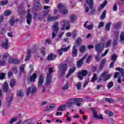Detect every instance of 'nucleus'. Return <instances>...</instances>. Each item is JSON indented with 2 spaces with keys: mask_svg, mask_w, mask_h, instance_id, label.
<instances>
[{
  "mask_svg": "<svg viewBox=\"0 0 124 124\" xmlns=\"http://www.w3.org/2000/svg\"><path fill=\"white\" fill-rule=\"evenodd\" d=\"M43 83H44V78H43V76L41 75L39 78L38 87H41L43 85Z\"/></svg>",
  "mask_w": 124,
  "mask_h": 124,
  "instance_id": "dca6fc26",
  "label": "nucleus"
},
{
  "mask_svg": "<svg viewBox=\"0 0 124 124\" xmlns=\"http://www.w3.org/2000/svg\"><path fill=\"white\" fill-rule=\"evenodd\" d=\"M77 49H76V46H74L73 48V50H72V56L73 57H76V56H77Z\"/></svg>",
  "mask_w": 124,
  "mask_h": 124,
  "instance_id": "cd10ccee",
  "label": "nucleus"
},
{
  "mask_svg": "<svg viewBox=\"0 0 124 124\" xmlns=\"http://www.w3.org/2000/svg\"><path fill=\"white\" fill-rule=\"evenodd\" d=\"M67 69V64H64L62 65H60L59 66V71L58 73H61L62 76H63L66 72V70Z\"/></svg>",
  "mask_w": 124,
  "mask_h": 124,
  "instance_id": "20e7f679",
  "label": "nucleus"
},
{
  "mask_svg": "<svg viewBox=\"0 0 124 124\" xmlns=\"http://www.w3.org/2000/svg\"><path fill=\"white\" fill-rule=\"evenodd\" d=\"M58 7L59 8V11H60L62 14H67V13H68V10L64 9V7H65L64 5L61 3L59 4Z\"/></svg>",
  "mask_w": 124,
  "mask_h": 124,
  "instance_id": "1a4fd4ad",
  "label": "nucleus"
},
{
  "mask_svg": "<svg viewBox=\"0 0 124 124\" xmlns=\"http://www.w3.org/2000/svg\"><path fill=\"white\" fill-rule=\"evenodd\" d=\"M106 15V11H104L102 15H101L100 20H104V18H105V16Z\"/></svg>",
  "mask_w": 124,
  "mask_h": 124,
  "instance_id": "a18cd8bd",
  "label": "nucleus"
},
{
  "mask_svg": "<svg viewBox=\"0 0 124 124\" xmlns=\"http://www.w3.org/2000/svg\"><path fill=\"white\" fill-rule=\"evenodd\" d=\"M62 49L61 48L60 50H58L57 51L58 54H59V55H60V56H62Z\"/></svg>",
  "mask_w": 124,
  "mask_h": 124,
  "instance_id": "69168bd1",
  "label": "nucleus"
},
{
  "mask_svg": "<svg viewBox=\"0 0 124 124\" xmlns=\"http://www.w3.org/2000/svg\"><path fill=\"white\" fill-rule=\"evenodd\" d=\"M76 19V16L75 15H71L70 16V20L71 23H73L74 22V20Z\"/></svg>",
  "mask_w": 124,
  "mask_h": 124,
  "instance_id": "72a5a7b5",
  "label": "nucleus"
},
{
  "mask_svg": "<svg viewBox=\"0 0 124 124\" xmlns=\"http://www.w3.org/2000/svg\"><path fill=\"white\" fill-rule=\"evenodd\" d=\"M15 84H16V80L15 79H12L10 83V86L11 88H13L15 86Z\"/></svg>",
  "mask_w": 124,
  "mask_h": 124,
  "instance_id": "58836bf2",
  "label": "nucleus"
},
{
  "mask_svg": "<svg viewBox=\"0 0 124 124\" xmlns=\"http://www.w3.org/2000/svg\"><path fill=\"white\" fill-rule=\"evenodd\" d=\"M4 76H5L4 74H3L2 73H0V79L1 80H2V79H3V78H4Z\"/></svg>",
  "mask_w": 124,
  "mask_h": 124,
  "instance_id": "774afa93",
  "label": "nucleus"
},
{
  "mask_svg": "<svg viewBox=\"0 0 124 124\" xmlns=\"http://www.w3.org/2000/svg\"><path fill=\"white\" fill-rule=\"evenodd\" d=\"M85 58H87L86 62L87 63H89L90 62H91V60H92V56H89V54H88V56H87V57H86Z\"/></svg>",
  "mask_w": 124,
  "mask_h": 124,
  "instance_id": "8fccbe9b",
  "label": "nucleus"
},
{
  "mask_svg": "<svg viewBox=\"0 0 124 124\" xmlns=\"http://www.w3.org/2000/svg\"><path fill=\"white\" fill-rule=\"evenodd\" d=\"M92 111L93 112V116L95 119H98V120H103V115L101 114H97V111L95 110L94 108H92Z\"/></svg>",
  "mask_w": 124,
  "mask_h": 124,
  "instance_id": "9d476101",
  "label": "nucleus"
},
{
  "mask_svg": "<svg viewBox=\"0 0 124 124\" xmlns=\"http://www.w3.org/2000/svg\"><path fill=\"white\" fill-rule=\"evenodd\" d=\"M55 108L56 104H50L49 106H47L45 108L44 110L45 111H49V110H51V109H53Z\"/></svg>",
  "mask_w": 124,
  "mask_h": 124,
  "instance_id": "4be33fe9",
  "label": "nucleus"
},
{
  "mask_svg": "<svg viewBox=\"0 0 124 124\" xmlns=\"http://www.w3.org/2000/svg\"><path fill=\"white\" fill-rule=\"evenodd\" d=\"M113 86H114V82H113V81H111L108 84V88L109 89V90H110V89H111Z\"/></svg>",
  "mask_w": 124,
  "mask_h": 124,
  "instance_id": "09e8293b",
  "label": "nucleus"
},
{
  "mask_svg": "<svg viewBox=\"0 0 124 124\" xmlns=\"http://www.w3.org/2000/svg\"><path fill=\"white\" fill-rule=\"evenodd\" d=\"M3 90L6 93L8 91V84H7V82L6 81L5 82L3 85Z\"/></svg>",
  "mask_w": 124,
  "mask_h": 124,
  "instance_id": "2f4dec72",
  "label": "nucleus"
},
{
  "mask_svg": "<svg viewBox=\"0 0 124 124\" xmlns=\"http://www.w3.org/2000/svg\"><path fill=\"white\" fill-rule=\"evenodd\" d=\"M88 74V71L86 70H81L78 72V77L79 80L83 79L84 77Z\"/></svg>",
  "mask_w": 124,
  "mask_h": 124,
  "instance_id": "9b49d317",
  "label": "nucleus"
},
{
  "mask_svg": "<svg viewBox=\"0 0 124 124\" xmlns=\"http://www.w3.org/2000/svg\"><path fill=\"white\" fill-rule=\"evenodd\" d=\"M106 63V60L103 59V60H102L99 66V69H102V68L105 65Z\"/></svg>",
  "mask_w": 124,
  "mask_h": 124,
  "instance_id": "b1692460",
  "label": "nucleus"
},
{
  "mask_svg": "<svg viewBox=\"0 0 124 124\" xmlns=\"http://www.w3.org/2000/svg\"><path fill=\"white\" fill-rule=\"evenodd\" d=\"M108 1L107 0H105L104 2L100 5L98 8V11H100L102 8H104V6L107 4Z\"/></svg>",
  "mask_w": 124,
  "mask_h": 124,
  "instance_id": "c85d7f7f",
  "label": "nucleus"
},
{
  "mask_svg": "<svg viewBox=\"0 0 124 124\" xmlns=\"http://www.w3.org/2000/svg\"><path fill=\"white\" fill-rule=\"evenodd\" d=\"M69 89V83L68 82H66L62 87V90L64 91H67Z\"/></svg>",
  "mask_w": 124,
  "mask_h": 124,
  "instance_id": "473e14b6",
  "label": "nucleus"
},
{
  "mask_svg": "<svg viewBox=\"0 0 124 124\" xmlns=\"http://www.w3.org/2000/svg\"><path fill=\"white\" fill-rule=\"evenodd\" d=\"M86 3L87 5H89L90 7L91 11H93V0H86Z\"/></svg>",
  "mask_w": 124,
  "mask_h": 124,
  "instance_id": "f3484780",
  "label": "nucleus"
},
{
  "mask_svg": "<svg viewBox=\"0 0 124 124\" xmlns=\"http://www.w3.org/2000/svg\"><path fill=\"white\" fill-rule=\"evenodd\" d=\"M20 62V61L18 59H14L13 63H14L15 64H18Z\"/></svg>",
  "mask_w": 124,
  "mask_h": 124,
  "instance_id": "052dcab7",
  "label": "nucleus"
},
{
  "mask_svg": "<svg viewBox=\"0 0 124 124\" xmlns=\"http://www.w3.org/2000/svg\"><path fill=\"white\" fill-rule=\"evenodd\" d=\"M26 18L27 24L31 25V21H32V18H31V15L30 14V10H28V14Z\"/></svg>",
  "mask_w": 124,
  "mask_h": 124,
  "instance_id": "4468645a",
  "label": "nucleus"
},
{
  "mask_svg": "<svg viewBox=\"0 0 124 124\" xmlns=\"http://www.w3.org/2000/svg\"><path fill=\"white\" fill-rule=\"evenodd\" d=\"M24 94H25V93H24V91L21 90H19L17 91L16 93L17 96H20V97H23Z\"/></svg>",
  "mask_w": 124,
  "mask_h": 124,
  "instance_id": "bb28decb",
  "label": "nucleus"
},
{
  "mask_svg": "<svg viewBox=\"0 0 124 124\" xmlns=\"http://www.w3.org/2000/svg\"><path fill=\"white\" fill-rule=\"evenodd\" d=\"M7 99L8 100V105H9V104H10V103H11V102L12 101V100L13 99V95L12 94L10 95V97H8L7 98Z\"/></svg>",
  "mask_w": 124,
  "mask_h": 124,
  "instance_id": "ea45409f",
  "label": "nucleus"
},
{
  "mask_svg": "<svg viewBox=\"0 0 124 124\" xmlns=\"http://www.w3.org/2000/svg\"><path fill=\"white\" fill-rule=\"evenodd\" d=\"M105 113L108 115L109 117H113L114 116V112L109 110H106L105 111Z\"/></svg>",
  "mask_w": 124,
  "mask_h": 124,
  "instance_id": "f704fd0d",
  "label": "nucleus"
},
{
  "mask_svg": "<svg viewBox=\"0 0 124 124\" xmlns=\"http://www.w3.org/2000/svg\"><path fill=\"white\" fill-rule=\"evenodd\" d=\"M79 50L81 53H84L86 51V46H81Z\"/></svg>",
  "mask_w": 124,
  "mask_h": 124,
  "instance_id": "37998d69",
  "label": "nucleus"
},
{
  "mask_svg": "<svg viewBox=\"0 0 124 124\" xmlns=\"http://www.w3.org/2000/svg\"><path fill=\"white\" fill-rule=\"evenodd\" d=\"M59 18H60V16H57L55 17L50 16H49L47 18V21H50V22L52 21H55L57 19H59Z\"/></svg>",
  "mask_w": 124,
  "mask_h": 124,
  "instance_id": "5701e85b",
  "label": "nucleus"
},
{
  "mask_svg": "<svg viewBox=\"0 0 124 124\" xmlns=\"http://www.w3.org/2000/svg\"><path fill=\"white\" fill-rule=\"evenodd\" d=\"M116 70H117V71H120V72H121V73L122 76H123V77L124 78V69H122L120 67H117L116 68Z\"/></svg>",
  "mask_w": 124,
  "mask_h": 124,
  "instance_id": "4c0bfd02",
  "label": "nucleus"
},
{
  "mask_svg": "<svg viewBox=\"0 0 124 124\" xmlns=\"http://www.w3.org/2000/svg\"><path fill=\"white\" fill-rule=\"evenodd\" d=\"M1 47H3L5 49H8L9 47V44H8V39H5V41L4 43L1 45Z\"/></svg>",
  "mask_w": 124,
  "mask_h": 124,
  "instance_id": "412c9836",
  "label": "nucleus"
},
{
  "mask_svg": "<svg viewBox=\"0 0 124 124\" xmlns=\"http://www.w3.org/2000/svg\"><path fill=\"white\" fill-rule=\"evenodd\" d=\"M120 43H121V44H124V32H122L120 34Z\"/></svg>",
  "mask_w": 124,
  "mask_h": 124,
  "instance_id": "c756f323",
  "label": "nucleus"
},
{
  "mask_svg": "<svg viewBox=\"0 0 124 124\" xmlns=\"http://www.w3.org/2000/svg\"><path fill=\"white\" fill-rule=\"evenodd\" d=\"M17 117H14L9 122V124H12L14 123V122H16L17 121Z\"/></svg>",
  "mask_w": 124,
  "mask_h": 124,
  "instance_id": "79ce46f5",
  "label": "nucleus"
},
{
  "mask_svg": "<svg viewBox=\"0 0 124 124\" xmlns=\"http://www.w3.org/2000/svg\"><path fill=\"white\" fill-rule=\"evenodd\" d=\"M2 57L3 60H0V65L1 66L6 64V59L7 58H9V54L7 52L4 53L3 54Z\"/></svg>",
  "mask_w": 124,
  "mask_h": 124,
  "instance_id": "0eeeda50",
  "label": "nucleus"
},
{
  "mask_svg": "<svg viewBox=\"0 0 124 124\" xmlns=\"http://www.w3.org/2000/svg\"><path fill=\"white\" fill-rule=\"evenodd\" d=\"M36 78H37V75L35 73H34L31 76L30 78H28L27 81L28 82H35Z\"/></svg>",
  "mask_w": 124,
  "mask_h": 124,
  "instance_id": "ddd939ff",
  "label": "nucleus"
},
{
  "mask_svg": "<svg viewBox=\"0 0 124 124\" xmlns=\"http://www.w3.org/2000/svg\"><path fill=\"white\" fill-rule=\"evenodd\" d=\"M11 14V11L10 10H7L4 12V15L5 16H9Z\"/></svg>",
  "mask_w": 124,
  "mask_h": 124,
  "instance_id": "de8ad7c7",
  "label": "nucleus"
},
{
  "mask_svg": "<svg viewBox=\"0 0 124 124\" xmlns=\"http://www.w3.org/2000/svg\"><path fill=\"white\" fill-rule=\"evenodd\" d=\"M33 50L28 49L27 55L25 59V62H28L31 59V53H34Z\"/></svg>",
  "mask_w": 124,
  "mask_h": 124,
  "instance_id": "aec40b11",
  "label": "nucleus"
},
{
  "mask_svg": "<svg viewBox=\"0 0 124 124\" xmlns=\"http://www.w3.org/2000/svg\"><path fill=\"white\" fill-rule=\"evenodd\" d=\"M59 29L60 28H59V22H55L52 26V30L53 31V32H52V38L56 37V35H57V33H58V31H59Z\"/></svg>",
  "mask_w": 124,
  "mask_h": 124,
  "instance_id": "39448f33",
  "label": "nucleus"
},
{
  "mask_svg": "<svg viewBox=\"0 0 124 124\" xmlns=\"http://www.w3.org/2000/svg\"><path fill=\"white\" fill-rule=\"evenodd\" d=\"M62 24H63V28H62V31L63 30H69L70 29V24H69V22L66 20H63L62 21Z\"/></svg>",
  "mask_w": 124,
  "mask_h": 124,
  "instance_id": "f8f14e48",
  "label": "nucleus"
},
{
  "mask_svg": "<svg viewBox=\"0 0 124 124\" xmlns=\"http://www.w3.org/2000/svg\"><path fill=\"white\" fill-rule=\"evenodd\" d=\"M76 70V67L73 66L72 68H70L69 71V73L68 74L66 75V78H69L70 76H71V74L73 73Z\"/></svg>",
  "mask_w": 124,
  "mask_h": 124,
  "instance_id": "6ab92c4d",
  "label": "nucleus"
},
{
  "mask_svg": "<svg viewBox=\"0 0 124 124\" xmlns=\"http://www.w3.org/2000/svg\"><path fill=\"white\" fill-rule=\"evenodd\" d=\"M70 48V46H68L67 47L62 48V51L64 52H67V51H68V49H69Z\"/></svg>",
  "mask_w": 124,
  "mask_h": 124,
  "instance_id": "13d9d810",
  "label": "nucleus"
},
{
  "mask_svg": "<svg viewBox=\"0 0 124 124\" xmlns=\"http://www.w3.org/2000/svg\"><path fill=\"white\" fill-rule=\"evenodd\" d=\"M97 79V75L96 74H94L92 79V81L94 82V81H95Z\"/></svg>",
  "mask_w": 124,
  "mask_h": 124,
  "instance_id": "3c124183",
  "label": "nucleus"
},
{
  "mask_svg": "<svg viewBox=\"0 0 124 124\" xmlns=\"http://www.w3.org/2000/svg\"><path fill=\"white\" fill-rule=\"evenodd\" d=\"M7 3H8V1L7 0L0 1V5H6Z\"/></svg>",
  "mask_w": 124,
  "mask_h": 124,
  "instance_id": "603ef678",
  "label": "nucleus"
},
{
  "mask_svg": "<svg viewBox=\"0 0 124 124\" xmlns=\"http://www.w3.org/2000/svg\"><path fill=\"white\" fill-rule=\"evenodd\" d=\"M71 35L72 36H73V37H75V36L77 35V32H76V31H73L71 33Z\"/></svg>",
  "mask_w": 124,
  "mask_h": 124,
  "instance_id": "0e129e2a",
  "label": "nucleus"
},
{
  "mask_svg": "<svg viewBox=\"0 0 124 124\" xmlns=\"http://www.w3.org/2000/svg\"><path fill=\"white\" fill-rule=\"evenodd\" d=\"M87 56H88V53H86V55H85V56L83 58H82V59H81L79 61H78V62H77L78 68H80V67H81V66H82V64H83V61H84L85 60V59H86V57H87Z\"/></svg>",
  "mask_w": 124,
  "mask_h": 124,
  "instance_id": "2eb2a0df",
  "label": "nucleus"
},
{
  "mask_svg": "<svg viewBox=\"0 0 124 124\" xmlns=\"http://www.w3.org/2000/svg\"><path fill=\"white\" fill-rule=\"evenodd\" d=\"M24 69H25V65H22L19 67L20 72H21V73L23 72L24 71Z\"/></svg>",
  "mask_w": 124,
  "mask_h": 124,
  "instance_id": "6e6d98bb",
  "label": "nucleus"
},
{
  "mask_svg": "<svg viewBox=\"0 0 124 124\" xmlns=\"http://www.w3.org/2000/svg\"><path fill=\"white\" fill-rule=\"evenodd\" d=\"M40 6V2L38 0L35 1L34 3V7L33 10H38L39 7Z\"/></svg>",
  "mask_w": 124,
  "mask_h": 124,
  "instance_id": "a211bd4d",
  "label": "nucleus"
},
{
  "mask_svg": "<svg viewBox=\"0 0 124 124\" xmlns=\"http://www.w3.org/2000/svg\"><path fill=\"white\" fill-rule=\"evenodd\" d=\"M122 25V22H119L117 23L114 24V28L116 30H118L119 29V27H121V25Z\"/></svg>",
  "mask_w": 124,
  "mask_h": 124,
  "instance_id": "a19ab883",
  "label": "nucleus"
},
{
  "mask_svg": "<svg viewBox=\"0 0 124 124\" xmlns=\"http://www.w3.org/2000/svg\"><path fill=\"white\" fill-rule=\"evenodd\" d=\"M93 28V24H91L86 27L88 30H92Z\"/></svg>",
  "mask_w": 124,
  "mask_h": 124,
  "instance_id": "e2e57ef3",
  "label": "nucleus"
},
{
  "mask_svg": "<svg viewBox=\"0 0 124 124\" xmlns=\"http://www.w3.org/2000/svg\"><path fill=\"white\" fill-rule=\"evenodd\" d=\"M105 100L107 102H109V103H113L114 102V100L112 98H106Z\"/></svg>",
  "mask_w": 124,
  "mask_h": 124,
  "instance_id": "c03bdc74",
  "label": "nucleus"
},
{
  "mask_svg": "<svg viewBox=\"0 0 124 124\" xmlns=\"http://www.w3.org/2000/svg\"><path fill=\"white\" fill-rule=\"evenodd\" d=\"M56 58H57V56L55 54H51L48 56L47 59L48 61H53Z\"/></svg>",
  "mask_w": 124,
  "mask_h": 124,
  "instance_id": "393cba45",
  "label": "nucleus"
},
{
  "mask_svg": "<svg viewBox=\"0 0 124 124\" xmlns=\"http://www.w3.org/2000/svg\"><path fill=\"white\" fill-rule=\"evenodd\" d=\"M96 51L98 54L101 53L103 51L104 48V44L102 43H99L96 45L95 46Z\"/></svg>",
  "mask_w": 124,
  "mask_h": 124,
  "instance_id": "423d86ee",
  "label": "nucleus"
},
{
  "mask_svg": "<svg viewBox=\"0 0 124 124\" xmlns=\"http://www.w3.org/2000/svg\"><path fill=\"white\" fill-rule=\"evenodd\" d=\"M102 78H104V81H108V80H109L110 78H111V75H110V74H108V72H104L102 74H101L100 78H98V83L101 82V80H102Z\"/></svg>",
  "mask_w": 124,
  "mask_h": 124,
  "instance_id": "f03ea898",
  "label": "nucleus"
},
{
  "mask_svg": "<svg viewBox=\"0 0 124 124\" xmlns=\"http://www.w3.org/2000/svg\"><path fill=\"white\" fill-rule=\"evenodd\" d=\"M66 108V107H65V105H63L60 106L57 108V110H58V111H65V108Z\"/></svg>",
  "mask_w": 124,
  "mask_h": 124,
  "instance_id": "7c9ffc66",
  "label": "nucleus"
},
{
  "mask_svg": "<svg viewBox=\"0 0 124 124\" xmlns=\"http://www.w3.org/2000/svg\"><path fill=\"white\" fill-rule=\"evenodd\" d=\"M10 25H11V26H14V25L15 24V23H14V17H12L10 19Z\"/></svg>",
  "mask_w": 124,
  "mask_h": 124,
  "instance_id": "bf43d9fd",
  "label": "nucleus"
},
{
  "mask_svg": "<svg viewBox=\"0 0 124 124\" xmlns=\"http://www.w3.org/2000/svg\"><path fill=\"white\" fill-rule=\"evenodd\" d=\"M52 73H53V68L50 67L48 69V73L46 78V84L50 85L52 82Z\"/></svg>",
  "mask_w": 124,
  "mask_h": 124,
  "instance_id": "7ed1b4c3",
  "label": "nucleus"
},
{
  "mask_svg": "<svg viewBox=\"0 0 124 124\" xmlns=\"http://www.w3.org/2000/svg\"><path fill=\"white\" fill-rule=\"evenodd\" d=\"M111 25H112V23L108 22L106 25V31H110V27H111Z\"/></svg>",
  "mask_w": 124,
  "mask_h": 124,
  "instance_id": "e433bc0d",
  "label": "nucleus"
},
{
  "mask_svg": "<svg viewBox=\"0 0 124 124\" xmlns=\"http://www.w3.org/2000/svg\"><path fill=\"white\" fill-rule=\"evenodd\" d=\"M82 83L81 82H78L76 84V87H77V90H81V86Z\"/></svg>",
  "mask_w": 124,
  "mask_h": 124,
  "instance_id": "49530a36",
  "label": "nucleus"
},
{
  "mask_svg": "<svg viewBox=\"0 0 124 124\" xmlns=\"http://www.w3.org/2000/svg\"><path fill=\"white\" fill-rule=\"evenodd\" d=\"M36 92H37L36 87H35V86H32L31 87H29V88L27 89L26 93L27 95H29L30 93H31V94H33V93H35Z\"/></svg>",
  "mask_w": 124,
  "mask_h": 124,
  "instance_id": "6e6552de",
  "label": "nucleus"
},
{
  "mask_svg": "<svg viewBox=\"0 0 124 124\" xmlns=\"http://www.w3.org/2000/svg\"><path fill=\"white\" fill-rule=\"evenodd\" d=\"M47 12H42L41 13H40V15L39 16V19H43V18H45V16L47 15Z\"/></svg>",
  "mask_w": 124,
  "mask_h": 124,
  "instance_id": "a878e982",
  "label": "nucleus"
},
{
  "mask_svg": "<svg viewBox=\"0 0 124 124\" xmlns=\"http://www.w3.org/2000/svg\"><path fill=\"white\" fill-rule=\"evenodd\" d=\"M83 101V99L80 98H71L70 99L68 102L64 104L66 108H69V107H71L73 104H76L77 107H79L82 105V104L80 102H82Z\"/></svg>",
  "mask_w": 124,
  "mask_h": 124,
  "instance_id": "f257e3e1",
  "label": "nucleus"
},
{
  "mask_svg": "<svg viewBox=\"0 0 124 124\" xmlns=\"http://www.w3.org/2000/svg\"><path fill=\"white\" fill-rule=\"evenodd\" d=\"M103 27H104V22H100L99 23V25H98V29H100L101 28H102Z\"/></svg>",
  "mask_w": 124,
  "mask_h": 124,
  "instance_id": "864d4df0",
  "label": "nucleus"
},
{
  "mask_svg": "<svg viewBox=\"0 0 124 124\" xmlns=\"http://www.w3.org/2000/svg\"><path fill=\"white\" fill-rule=\"evenodd\" d=\"M31 124V120H28L24 121L22 124Z\"/></svg>",
  "mask_w": 124,
  "mask_h": 124,
  "instance_id": "5fc2aeb1",
  "label": "nucleus"
},
{
  "mask_svg": "<svg viewBox=\"0 0 124 124\" xmlns=\"http://www.w3.org/2000/svg\"><path fill=\"white\" fill-rule=\"evenodd\" d=\"M14 59L13 58H10L8 61L9 63H13Z\"/></svg>",
  "mask_w": 124,
  "mask_h": 124,
  "instance_id": "338daca9",
  "label": "nucleus"
},
{
  "mask_svg": "<svg viewBox=\"0 0 124 124\" xmlns=\"http://www.w3.org/2000/svg\"><path fill=\"white\" fill-rule=\"evenodd\" d=\"M117 60V55L114 54L111 57V60H112L113 62H116Z\"/></svg>",
  "mask_w": 124,
  "mask_h": 124,
  "instance_id": "4d7b16f0",
  "label": "nucleus"
},
{
  "mask_svg": "<svg viewBox=\"0 0 124 124\" xmlns=\"http://www.w3.org/2000/svg\"><path fill=\"white\" fill-rule=\"evenodd\" d=\"M81 42H82V39H81V38H78L76 41L75 45L77 46H79V45H81Z\"/></svg>",
  "mask_w": 124,
  "mask_h": 124,
  "instance_id": "c9c22d12",
  "label": "nucleus"
},
{
  "mask_svg": "<svg viewBox=\"0 0 124 124\" xmlns=\"http://www.w3.org/2000/svg\"><path fill=\"white\" fill-rule=\"evenodd\" d=\"M111 45V40H109L107 42L106 48H108Z\"/></svg>",
  "mask_w": 124,
  "mask_h": 124,
  "instance_id": "680f3d73",
  "label": "nucleus"
}]
</instances>
